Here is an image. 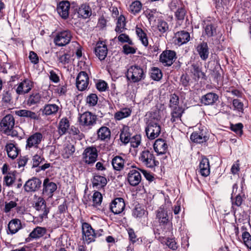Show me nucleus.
Returning <instances> with one entry per match:
<instances>
[{
	"mask_svg": "<svg viewBox=\"0 0 251 251\" xmlns=\"http://www.w3.org/2000/svg\"><path fill=\"white\" fill-rule=\"evenodd\" d=\"M41 100V97L40 94L35 93L30 95L27 100V105L32 106L38 104Z\"/></svg>",
	"mask_w": 251,
	"mask_h": 251,
	"instance_id": "nucleus-42",
	"label": "nucleus"
},
{
	"mask_svg": "<svg viewBox=\"0 0 251 251\" xmlns=\"http://www.w3.org/2000/svg\"><path fill=\"white\" fill-rule=\"evenodd\" d=\"M75 149L74 145L72 144H67L64 148L62 155L64 158H69L73 155L75 152Z\"/></svg>",
	"mask_w": 251,
	"mask_h": 251,
	"instance_id": "nucleus-44",
	"label": "nucleus"
},
{
	"mask_svg": "<svg viewBox=\"0 0 251 251\" xmlns=\"http://www.w3.org/2000/svg\"><path fill=\"white\" fill-rule=\"evenodd\" d=\"M126 25V18L124 15H121L117 19L115 31L118 33L123 32L125 29Z\"/></svg>",
	"mask_w": 251,
	"mask_h": 251,
	"instance_id": "nucleus-39",
	"label": "nucleus"
},
{
	"mask_svg": "<svg viewBox=\"0 0 251 251\" xmlns=\"http://www.w3.org/2000/svg\"><path fill=\"white\" fill-rule=\"evenodd\" d=\"M156 219L160 225H165L169 222V216L164 207L160 206L156 211Z\"/></svg>",
	"mask_w": 251,
	"mask_h": 251,
	"instance_id": "nucleus-21",
	"label": "nucleus"
},
{
	"mask_svg": "<svg viewBox=\"0 0 251 251\" xmlns=\"http://www.w3.org/2000/svg\"><path fill=\"white\" fill-rule=\"evenodd\" d=\"M15 114L18 116L28 118L30 120H38L39 114L27 109H21L15 111Z\"/></svg>",
	"mask_w": 251,
	"mask_h": 251,
	"instance_id": "nucleus-25",
	"label": "nucleus"
},
{
	"mask_svg": "<svg viewBox=\"0 0 251 251\" xmlns=\"http://www.w3.org/2000/svg\"><path fill=\"white\" fill-rule=\"evenodd\" d=\"M33 87V82L28 79H25L17 84L16 92L18 95L28 93Z\"/></svg>",
	"mask_w": 251,
	"mask_h": 251,
	"instance_id": "nucleus-12",
	"label": "nucleus"
},
{
	"mask_svg": "<svg viewBox=\"0 0 251 251\" xmlns=\"http://www.w3.org/2000/svg\"><path fill=\"white\" fill-rule=\"evenodd\" d=\"M22 228L21 221L18 219H13L9 221L8 224V233L14 234Z\"/></svg>",
	"mask_w": 251,
	"mask_h": 251,
	"instance_id": "nucleus-23",
	"label": "nucleus"
},
{
	"mask_svg": "<svg viewBox=\"0 0 251 251\" xmlns=\"http://www.w3.org/2000/svg\"><path fill=\"white\" fill-rule=\"evenodd\" d=\"M139 159L144 165L150 168H152L159 164L155 160L153 152L148 150H145L141 152Z\"/></svg>",
	"mask_w": 251,
	"mask_h": 251,
	"instance_id": "nucleus-2",
	"label": "nucleus"
},
{
	"mask_svg": "<svg viewBox=\"0 0 251 251\" xmlns=\"http://www.w3.org/2000/svg\"><path fill=\"white\" fill-rule=\"evenodd\" d=\"M33 207L39 213V217L42 221L44 219L48 218L50 208L47 206L46 202L43 198L38 197L35 201Z\"/></svg>",
	"mask_w": 251,
	"mask_h": 251,
	"instance_id": "nucleus-5",
	"label": "nucleus"
},
{
	"mask_svg": "<svg viewBox=\"0 0 251 251\" xmlns=\"http://www.w3.org/2000/svg\"><path fill=\"white\" fill-rule=\"evenodd\" d=\"M5 149L9 157L15 159L17 157L19 150L14 144H7L5 146Z\"/></svg>",
	"mask_w": 251,
	"mask_h": 251,
	"instance_id": "nucleus-35",
	"label": "nucleus"
},
{
	"mask_svg": "<svg viewBox=\"0 0 251 251\" xmlns=\"http://www.w3.org/2000/svg\"><path fill=\"white\" fill-rule=\"evenodd\" d=\"M59 110V106L55 104H46L42 110L43 114L47 116L55 114Z\"/></svg>",
	"mask_w": 251,
	"mask_h": 251,
	"instance_id": "nucleus-33",
	"label": "nucleus"
},
{
	"mask_svg": "<svg viewBox=\"0 0 251 251\" xmlns=\"http://www.w3.org/2000/svg\"><path fill=\"white\" fill-rule=\"evenodd\" d=\"M131 139L130 133L126 129H123L120 134V140L125 144L129 142Z\"/></svg>",
	"mask_w": 251,
	"mask_h": 251,
	"instance_id": "nucleus-48",
	"label": "nucleus"
},
{
	"mask_svg": "<svg viewBox=\"0 0 251 251\" xmlns=\"http://www.w3.org/2000/svg\"><path fill=\"white\" fill-rule=\"evenodd\" d=\"M153 148L158 155L163 154L166 153L168 149V145L165 140L159 138L155 140L153 144Z\"/></svg>",
	"mask_w": 251,
	"mask_h": 251,
	"instance_id": "nucleus-24",
	"label": "nucleus"
},
{
	"mask_svg": "<svg viewBox=\"0 0 251 251\" xmlns=\"http://www.w3.org/2000/svg\"><path fill=\"white\" fill-rule=\"evenodd\" d=\"M17 206V203L14 201H10L8 202H5L4 211L6 213L9 212L12 209Z\"/></svg>",
	"mask_w": 251,
	"mask_h": 251,
	"instance_id": "nucleus-61",
	"label": "nucleus"
},
{
	"mask_svg": "<svg viewBox=\"0 0 251 251\" xmlns=\"http://www.w3.org/2000/svg\"><path fill=\"white\" fill-rule=\"evenodd\" d=\"M15 177L11 174H8L4 177L3 182L7 186H10L14 182Z\"/></svg>",
	"mask_w": 251,
	"mask_h": 251,
	"instance_id": "nucleus-58",
	"label": "nucleus"
},
{
	"mask_svg": "<svg viewBox=\"0 0 251 251\" xmlns=\"http://www.w3.org/2000/svg\"><path fill=\"white\" fill-rule=\"evenodd\" d=\"M164 242L170 249L176 250L177 248L176 242L174 239H166Z\"/></svg>",
	"mask_w": 251,
	"mask_h": 251,
	"instance_id": "nucleus-57",
	"label": "nucleus"
},
{
	"mask_svg": "<svg viewBox=\"0 0 251 251\" xmlns=\"http://www.w3.org/2000/svg\"><path fill=\"white\" fill-rule=\"evenodd\" d=\"M218 96L214 93H208L201 97V102L205 105H213L218 100Z\"/></svg>",
	"mask_w": 251,
	"mask_h": 251,
	"instance_id": "nucleus-26",
	"label": "nucleus"
},
{
	"mask_svg": "<svg viewBox=\"0 0 251 251\" xmlns=\"http://www.w3.org/2000/svg\"><path fill=\"white\" fill-rule=\"evenodd\" d=\"M89 79L88 75L86 72H80L76 79V85L77 89L80 91L85 90L88 87Z\"/></svg>",
	"mask_w": 251,
	"mask_h": 251,
	"instance_id": "nucleus-13",
	"label": "nucleus"
},
{
	"mask_svg": "<svg viewBox=\"0 0 251 251\" xmlns=\"http://www.w3.org/2000/svg\"><path fill=\"white\" fill-rule=\"evenodd\" d=\"M157 28L161 33H163L168 30L169 26L167 22L160 20L158 22Z\"/></svg>",
	"mask_w": 251,
	"mask_h": 251,
	"instance_id": "nucleus-54",
	"label": "nucleus"
},
{
	"mask_svg": "<svg viewBox=\"0 0 251 251\" xmlns=\"http://www.w3.org/2000/svg\"><path fill=\"white\" fill-rule=\"evenodd\" d=\"M42 184L40 179L33 177L28 179L24 185V187L25 191L27 192H35L37 191Z\"/></svg>",
	"mask_w": 251,
	"mask_h": 251,
	"instance_id": "nucleus-15",
	"label": "nucleus"
},
{
	"mask_svg": "<svg viewBox=\"0 0 251 251\" xmlns=\"http://www.w3.org/2000/svg\"><path fill=\"white\" fill-rule=\"evenodd\" d=\"M98 137L100 140H109L111 136V132L106 126H101L97 131Z\"/></svg>",
	"mask_w": 251,
	"mask_h": 251,
	"instance_id": "nucleus-31",
	"label": "nucleus"
},
{
	"mask_svg": "<svg viewBox=\"0 0 251 251\" xmlns=\"http://www.w3.org/2000/svg\"><path fill=\"white\" fill-rule=\"evenodd\" d=\"M70 126V124L68 120L66 118L62 119L59 123L58 127V131L60 136L66 133Z\"/></svg>",
	"mask_w": 251,
	"mask_h": 251,
	"instance_id": "nucleus-34",
	"label": "nucleus"
},
{
	"mask_svg": "<svg viewBox=\"0 0 251 251\" xmlns=\"http://www.w3.org/2000/svg\"><path fill=\"white\" fill-rule=\"evenodd\" d=\"M141 137L140 135H135L131 137L129 142L131 146L134 148H137L141 144Z\"/></svg>",
	"mask_w": 251,
	"mask_h": 251,
	"instance_id": "nucleus-49",
	"label": "nucleus"
},
{
	"mask_svg": "<svg viewBox=\"0 0 251 251\" xmlns=\"http://www.w3.org/2000/svg\"><path fill=\"white\" fill-rule=\"evenodd\" d=\"M200 174L203 176H207L210 174V165L209 160L202 158L199 164Z\"/></svg>",
	"mask_w": 251,
	"mask_h": 251,
	"instance_id": "nucleus-27",
	"label": "nucleus"
},
{
	"mask_svg": "<svg viewBox=\"0 0 251 251\" xmlns=\"http://www.w3.org/2000/svg\"><path fill=\"white\" fill-rule=\"evenodd\" d=\"M201 63L197 62L195 63H193L192 65V73L194 75L197 76L198 77H203L205 76V74L202 72L201 67Z\"/></svg>",
	"mask_w": 251,
	"mask_h": 251,
	"instance_id": "nucleus-41",
	"label": "nucleus"
},
{
	"mask_svg": "<svg viewBox=\"0 0 251 251\" xmlns=\"http://www.w3.org/2000/svg\"><path fill=\"white\" fill-rule=\"evenodd\" d=\"M161 126L158 120H151L149 122L145 131L147 137L150 140L157 138L161 132Z\"/></svg>",
	"mask_w": 251,
	"mask_h": 251,
	"instance_id": "nucleus-3",
	"label": "nucleus"
},
{
	"mask_svg": "<svg viewBox=\"0 0 251 251\" xmlns=\"http://www.w3.org/2000/svg\"><path fill=\"white\" fill-rule=\"evenodd\" d=\"M151 78L156 81H159L162 77V73L161 71L157 67H153L151 72Z\"/></svg>",
	"mask_w": 251,
	"mask_h": 251,
	"instance_id": "nucleus-46",
	"label": "nucleus"
},
{
	"mask_svg": "<svg viewBox=\"0 0 251 251\" xmlns=\"http://www.w3.org/2000/svg\"><path fill=\"white\" fill-rule=\"evenodd\" d=\"M176 59V53L175 51L166 50L160 54L159 60L164 66H171Z\"/></svg>",
	"mask_w": 251,
	"mask_h": 251,
	"instance_id": "nucleus-8",
	"label": "nucleus"
},
{
	"mask_svg": "<svg viewBox=\"0 0 251 251\" xmlns=\"http://www.w3.org/2000/svg\"><path fill=\"white\" fill-rule=\"evenodd\" d=\"M126 77L132 82H138L145 79L146 72L138 65H132L127 69Z\"/></svg>",
	"mask_w": 251,
	"mask_h": 251,
	"instance_id": "nucleus-1",
	"label": "nucleus"
},
{
	"mask_svg": "<svg viewBox=\"0 0 251 251\" xmlns=\"http://www.w3.org/2000/svg\"><path fill=\"white\" fill-rule=\"evenodd\" d=\"M107 48L102 42H98L95 49V53L100 60H103L107 54Z\"/></svg>",
	"mask_w": 251,
	"mask_h": 251,
	"instance_id": "nucleus-20",
	"label": "nucleus"
},
{
	"mask_svg": "<svg viewBox=\"0 0 251 251\" xmlns=\"http://www.w3.org/2000/svg\"><path fill=\"white\" fill-rule=\"evenodd\" d=\"M86 102L90 106H95L98 102V97L95 94H91L87 96Z\"/></svg>",
	"mask_w": 251,
	"mask_h": 251,
	"instance_id": "nucleus-53",
	"label": "nucleus"
},
{
	"mask_svg": "<svg viewBox=\"0 0 251 251\" xmlns=\"http://www.w3.org/2000/svg\"><path fill=\"white\" fill-rule=\"evenodd\" d=\"M15 125V120L11 115L5 116L0 123V126L5 134H9Z\"/></svg>",
	"mask_w": 251,
	"mask_h": 251,
	"instance_id": "nucleus-11",
	"label": "nucleus"
},
{
	"mask_svg": "<svg viewBox=\"0 0 251 251\" xmlns=\"http://www.w3.org/2000/svg\"><path fill=\"white\" fill-rule=\"evenodd\" d=\"M82 238L84 241L89 244L95 241L96 233L91 226L85 222L82 223Z\"/></svg>",
	"mask_w": 251,
	"mask_h": 251,
	"instance_id": "nucleus-6",
	"label": "nucleus"
},
{
	"mask_svg": "<svg viewBox=\"0 0 251 251\" xmlns=\"http://www.w3.org/2000/svg\"><path fill=\"white\" fill-rule=\"evenodd\" d=\"M171 121L173 123H178L181 121V117L183 113L184 110L181 108L171 109Z\"/></svg>",
	"mask_w": 251,
	"mask_h": 251,
	"instance_id": "nucleus-32",
	"label": "nucleus"
},
{
	"mask_svg": "<svg viewBox=\"0 0 251 251\" xmlns=\"http://www.w3.org/2000/svg\"><path fill=\"white\" fill-rule=\"evenodd\" d=\"M70 8V2L68 0H63L58 3L57 11L63 19H66L69 16Z\"/></svg>",
	"mask_w": 251,
	"mask_h": 251,
	"instance_id": "nucleus-19",
	"label": "nucleus"
},
{
	"mask_svg": "<svg viewBox=\"0 0 251 251\" xmlns=\"http://www.w3.org/2000/svg\"><path fill=\"white\" fill-rule=\"evenodd\" d=\"M111 163L114 170L120 171L124 169L125 160L120 156H116L112 159Z\"/></svg>",
	"mask_w": 251,
	"mask_h": 251,
	"instance_id": "nucleus-29",
	"label": "nucleus"
},
{
	"mask_svg": "<svg viewBox=\"0 0 251 251\" xmlns=\"http://www.w3.org/2000/svg\"><path fill=\"white\" fill-rule=\"evenodd\" d=\"M136 32L142 44L147 47L148 45V39L146 33L141 28L138 27H136Z\"/></svg>",
	"mask_w": 251,
	"mask_h": 251,
	"instance_id": "nucleus-43",
	"label": "nucleus"
},
{
	"mask_svg": "<svg viewBox=\"0 0 251 251\" xmlns=\"http://www.w3.org/2000/svg\"><path fill=\"white\" fill-rule=\"evenodd\" d=\"M190 36L189 32L185 31H180L176 34L175 43L178 46L182 45L187 43L190 40Z\"/></svg>",
	"mask_w": 251,
	"mask_h": 251,
	"instance_id": "nucleus-22",
	"label": "nucleus"
},
{
	"mask_svg": "<svg viewBox=\"0 0 251 251\" xmlns=\"http://www.w3.org/2000/svg\"><path fill=\"white\" fill-rule=\"evenodd\" d=\"M196 50L201 59L206 61L209 55V49L206 42L202 41L197 45Z\"/></svg>",
	"mask_w": 251,
	"mask_h": 251,
	"instance_id": "nucleus-16",
	"label": "nucleus"
},
{
	"mask_svg": "<svg viewBox=\"0 0 251 251\" xmlns=\"http://www.w3.org/2000/svg\"><path fill=\"white\" fill-rule=\"evenodd\" d=\"M131 113V111L129 108H123L121 110L115 113L114 114V118L116 120H121L124 118L129 117Z\"/></svg>",
	"mask_w": 251,
	"mask_h": 251,
	"instance_id": "nucleus-38",
	"label": "nucleus"
},
{
	"mask_svg": "<svg viewBox=\"0 0 251 251\" xmlns=\"http://www.w3.org/2000/svg\"><path fill=\"white\" fill-rule=\"evenodd\" d=\"M46 232V229L44 227L37 226L29 234V237L32 239H37L42 237Z\"/></svg>",
	"mask_w": 251,
	"mask_h": 251,
	"instance_id": "nucleus-37",
	"label": "nucleus"
},
{
	"mask_svg": "<svg viewBox=\"0 0 251 251\" xmlns=\"http://www.w3.org/2000/svg\"><path fill=\"white\" fill-rule=\"evenodd\" d=\"M93 186L97 188H101L105 186L107 184L106 178L103 176L100 175H95L92 180Z\"/></svg>",
	"mask_w": 251,
	"mask_h": 251,
	"instance_id": "nucleus-30",
	"label": "nucleus"
},
{
	"mask_svg": "<svg viewBox=\"0 0 251 251\" xmlns=\"http://www.w3.org/2000/svg\"><path fill=\"white\" fill-rule=\"evenodd\" d=\"M97 116L90 112H85L79 118L80 125L86 126H91L96 124Z\"/></svg>",
	"mask_w": 251,
	"mask_h": 251,
	"instance_id": "nucleus-9",
	"label": "nucleus"
},
{
	"mask_svg": "<svg viewBox=\"0 0 251 251\" xmlns=\"http://www.w3.org/2000/svg\"><path fill=\"white\" fill-rule=\"evenodd\" d=\"M71 31L65 30L58 32L54 38L53 42L56 46L58 47L65 46L68 44L72 38Z\"/></svg>",
	"mask_w": 251,
	"mask_h": 251,
	"instance_id": "nucleus-4",
	"label": "nucleus"
},
{
	"mask_svg": "<svg viewBox=\"0 0 251 251\" xmlns=\"http://www.w3.org/2000/svg\"><path fill=\"white\" fill-rule=\"evenodd\" d=\"M233 105L234 107V110H236L238 111L243 113V103L238 99H234L232 102Z\"/></svg>",
	"mask_w": 251,
	"mask_h": 251,
	"instance_id": "nucleus-56",
	"label": "nucleus"
},
{
	"mask_svg": "<svg viewBox=\"0 0 251 251\" xmlns=\"http://www.w3.org/2000/svg\"><path fill=\"white\" fill-rule=\"evenodd\" d=\"M82 155L85 163L88 164H93L97 160L98 156V151L95 147H88L84 150Z\"/></svg>",
	"mask_w": 251,
	"mask_h": 251,
	"instance_id": "nucleus-7",
	"label": "nucleus"
},
{
	"mask_svg": "<svg viewBox=\"0 0 251 251\" xmlns=\"http://www.w3.org/2000/svg\"><path fill=\"white\" fill-rule=\"evenodd\" d=\"M145 213V210L140 207L135 208L132 211V215L135 218L142 217Z\"/></svg>",
	"mask_w": 251,
	"mask_h": 251,
	"instance_id": "nucleus-62",
	"label": "nucleus"
},
{
	"mask_svg": "<svg viewBox=\"0 0 251 251\" xmlns=\"http://www.w3.org/2000/svg\"><path fill=\"white\" fill-rule=\"evenodd\" d=\"M204 25L203 28L204 29L205 34L208 37H213L217 34L216 26L212 22H208L206 23L204 22Z\"/></svg>",
	"mask_w": 251,
	"mask_h": 251,
	"instance_id": "nucleus-28",
	"label": "nucleus"
},
{
	"mask_svg": "<svg viewBox=\"0 0 251 251\" xmlns=\"http://www.w3.org/2000/svg\"><path fill=\"white\" fill-rule=\"evenodd\" d=\"M43 136L42 133L36 132L29 136L26 140L25 148L30 149L32 148H38V145L41 143Z\"/></svg>",
	"mask_w": 251,
	"mask_h": 251,
	"instance_id": "nucleus-10",
	"label": "nucleus"
},
{
	"mask_svg": "<svg viewBox=\"0 0 251 251\" xmlns=\"http://www.w3.org/2000/svg\"><path fill=\"white\" fill-rule=\"evenodd\" d=\"M102 200V196L99 192H95L93 195V201L95 205H100Z\"/></svg>",
	"mask_w": 251,
	"mask_h": 251,
	"instance_id": "nucleus-55",
	"label": "nucleus"
},
{
	"mask_svg": "<svg viewBox=\"0 0 251 251\" xmlns=\"http://www.w3.org/2000/svg\"><path fill=\"white\" fill-rule=\"evenodd\" d=\"M69 133L70 135L76 136V138L78 140H81L83 137V134L81 133L79 130L73 126H72L71 129L69 131Z\"/></svg>",
	"mask_w": 251,
	"mask_h": 251,
	"instance_id": "nucleus-51",
	"label": "nucleus"
},
{
	"mask_svg": "<svg viewBox=\"0 0 251 251\" xmlns=\"http://www.w3.org/2000/svg\"><path fill=\"white\" fill-rule=\"evenodd\" d=\"M141 175L136 169H130L127 174V179L128 183L132 186L138 185L141 181Z\"/></svg>",
	"mask_w": 251,
	"mask_h": 251,
	"instance_id": "nucleus-14",
	"label": "nucleus"
},
{
	"mask_svg": "<svg viewBox=\"0 0 251 251\" xmlns=\"http://www.w3.org/2000/svg\"><path fill=\"white\" fill-rule=\"evenodd\" d=\"M125 207V203L124 199L122 198H117L112 201L110 208L114 214H119L123 211Z\"/></svg>",
	"mask_w": 251,
	"mask_h": 251,
	"instance_id": "nucleus-17",
	"label": "nucleus"
},
{
	"mask_svg": "<svg viewBox=\"0 0 251 251\" xmlns=\"http://www.w3.org/2000/svg\"><path fill=\"white\" fill-rule=\"evenodd\" d=\"M44 160V158L38 155H35L32 158V167L39 166L40 164Z\"/></svg>",
	"mask_w": 251,
	"mask_h": 251,
	"instance_id": "nucleus-63",
	"label": "nucleus"
},
{
	"mask_svg": "<svg viewBox=\"0 0 251 251\" xmlns=\"http://www.w3.org/2000/svg\"><path fill=\"white\" fill-rule=\"evenodd\" d=\"M185 10L184 8L181 7L178 8L175 13V16L176 18L178 20H183L184 19L185 16Z\"/></svg>",
	"mask_w": 251,
	"mask_h": 251,
	"instance_id": "nucleus-60",
	"label": "nucleus"
},
{
	"mask_svg": "<svg viewBox=\"0 0 251 251\" xmlns=\"http://www.w3.org/2000/svg\"><path fill=\"white\" fill-rule=\"evenodd\" d=\"M142 4L140 1L136 0L133 1L129 6V11L133 14L140 12L142 8Z\"/></svg>",
	"mask_w": 251,
	"mask_h": 251,
	"instance_id": "nucleus-45",
	"label": "nucleus"
},
{
	"mask_svg": "<svg viewBox=\"0 0 251 251\" xmlns=\"http://www.w3.org/2000/svg\"><path fill=\"white\" fill-rule=\"evenodd\" d=\"M179 103V98L178 97L174 94L171 95L170 100V107L171 109H175L177 108H181L180 107L178 106Z\"/></svg>",
	"mask_w": 251,
	"mask_h": 251,
	"instance_id": "nucleus-47",
	"label": "nucleus"
},
{
	"mask_svg": "<svg viewBox=\"0 0 251 251\" xmlns=\"http://www.w3.org/2000/svg\"><path fill=\"white\" fill-rule=\"evenodd\" d=\"M243 126L241 123H238L235 125H231L230 129L234 131L237 135L241 136L243 134Z\"/></svg>",
	"mask_w": 251,
	"mask_h": 251,
	"instance_id": "nucleus-50",
	"label": "nucleus"
},
{
	"mask_svg": "<svg viewBox=\"0 0 251 251\" xmlns=\"http://www.w3.org/2000/svg\"><path fill=\"white\" fill-rule=\"evenodd\" d=\"M242 239L246 246L251 250V236L250 234L245 231L242 234Z\"/></svg>",
	"mask_w": 251,
	"mask_h": 251,
	"instance_id": "nucleus-52",
	"label": "nucleus"
},
{
	"mask_svg": "<svg viewBox=\"0 0 251 251\" xmlns=\"http://www.w3.org/2000/svg\"><path fill=\"white\" fill-rule=\"evenodd\" d=\"M78 14L83 18L86 19L91 16V9L89 6L83 4L79 8Z\"/></svg>",
	"mask_w": 251,
	"mask_h": 251,
	"instance_id": "nucleus-40",
	"label": "nucleus"
},
{
	"mask_svg": "<svg viewBox=\"0 0 251 251\" xmlns=\"http://www.w3.org/2000/svg\"><path fill=\"white\" fill-rule=\"evenodd\" d=\"M136 49L131 47L129 45H125L123 46V52L126 54H133L136 52Z\"/></svg>",
	"mask_w": 251,
	"mask_h": 251,
	"instance_id": "nucleus-64",
	"label": "nucleus"
},
{
	"mask_svg": "<svg viewBox=\"0 0 251 251\" xmlns=\"http://www.w3.org/2000/svg\"><path fill=\"white\" fill-rule=\"evenodd\" d=\"M58 61L63 65H66L69 63L70 61V55L67 53H64L60 55L58 57Z\"/></svg>",
	"mask_w": 251,
	"mask_h": 251,
	"instance_id": "nucleus-59",
	"label": "nucleus"
},
{
	"mask_svg": "<svg viewBox=\"0 0 251 251\" xmlns=\"http://www.w3.org/2000/svg\"><path fill=\"white\" fill-rule=\"evenodd\" d=\"M190 139L193 142L200 144L206 142L208 137L203 133L195 132L191 134Z\"/></svg>",
	"mask_w": 251,
	"mask_h": 251,
	"instance_id": "nucleus-36",
	"label": "nucleus"
},
{
	"mask_svg": "<svg viewBox=\"0 0 251 251\" xmlns=\"http://www.w3.org/2000/svg\"><path fill=\"white\" fill-rule=\"evenodd\" d=\"M43 193L48 196L49 197H51L53 193L57 189L56 184L50 181L49 178H46L43 182Z\"/></svg>",
	"mask_w": 251,
	"mask_h": 251,
	"instance_id": "nucleus-18",
	"label": "nucleus"
}]
</instances>
